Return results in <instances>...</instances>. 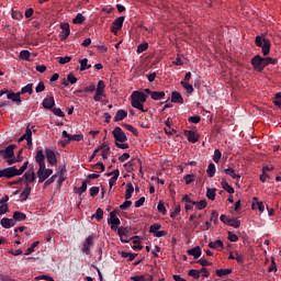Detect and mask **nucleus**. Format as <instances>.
I'll return each mask as SVG.
<instances>
[{
	"mask_svg": "<svg viewBox=\"0 0 281 281\" xmlns=\"http://www.w3.org/2000/svg\"><path fill=\"white\" fill-rule=\"evenodd\" d=\"M24 179H26V183H33V181H36V173L34 172V166L30 168L25 173H24Z\"/></svg>",
	"mask_w": 281,
	"mask_h": 281,
	"instance_id": "obj_15",
	"label": "nucleus"
},
{
	"mask_svg": "<svg viewBox=\"0 0 281 281\" xmlns=\"http://www.w3.org/2000/svg\"><path fill=\"white\" fill-rule=\"evenodd\" d=\"M181 201L182 203H191V205H195L199 210H205V207H207L206 200H201L200 202L192 201V199H190V195L188 194H184Z\"/></svg>",
	"mask_w": 281,
	"mask_h": 281,
	"instance_id": "obj_8",
	"label": "nucleus"
},
{
	"mask_svg": "<svg viewBox=\"0 0 281 281\" xmlns=\"http://www.w3.org/2000/svg\"><path fill=\"white\" fill-rule=\"evenodd\" d=\"M127 116H128V112H126V110H117L114 116V122H122V120H125V117Z\"/></svg>",
	"mask_w": 281,
	"mask_h": 281,
	"instance_id": "obj_21",
	"label": "nucleus"
},
{
	"mask_svg": "<svg viewBox=\"0 0 281 281\" xmlns=\"http://www.w3.org/2000/svg\"><path fill=\"white\" fill-rule=\"evenodd\" d=\"M157 210L160 214H162L164 216H166V205H164V202H159L157 205Z\"/></svg>",
	"mask_w": 281,
	"mask_h": 281,
	"instance_id": "obj_57",
	"label": "nucleus"
},
{
	"mask_svg": "<svg viewBox=\"0 0 281 281\" xmlns=\"http://www.w3.org/2000/svg\"><path fill=\"white\" fill-rule=\"evenodd\" d=\"M122 126L126 128V131H130V133H133V135H139V132H137V128H135L133 125L122 123Z\"/></svg>",
	"mask_w": 281,
	"mask_h": 281,
	"instance_id": "obj_43",
	"label": "nucleus"
},
{
	"mask_svg": "<svg viewBox=\"0 0 281 281\" xmlns=\"http://www.w3.org/2000/svg\"><path fill=\"white\" fill-rule=\"evenodd\" d=\"M222 188H223V190L228 192V194H234V187L229 186V183L227 181H225V180L222 181Z\"/></svg>",
	"mask_w": 281,
	"mask_h": 281,
	"instance_id": "obj_38",
	"label": "nucleus"
},
{
	"mask_svg": "<svg viewBox=\"0 0 281 281\" xmlns=\"http://www.w3.org/2000/svg\"><path fill=\"white\" fill-rule=\"evenodd\" d=\"M215 273H216V276H217L218 278H227V276H232L233 270L229 269V268H227V269H217V270L215 271Z\"/></svg>",
	"mask_w": 281,
	"mask_h": 281,
	"instance_id": "obj_23",
	"label": "nucleus"
},
{
	"mask_svg": "<svg viewBox=\"0 0 281 281\" xmlns=\"http://www.w3.org/2000/svg\"><path fill=\"white\" fill-rule=\"evenodd\" d=\"M57 60L59 65H67V63H71V57L66 56V57H57Z\"/></svg>",
	"mask_w": 281,
	"mask_h": 281,
	"instance_id": "obj_52",
	"label": "nucleus"
},
{
	"mask_svg": "<svg viewBox=\"0 0 281 281\" xmlns=\"http://www.w3.org/2000/svg\"><path fill=\"white\" fill-rule=\"evenodd\" d=\"M180 213H181V206H180V205H177V206L175 207V211H172V212L170 213V218H177L178 214H180Z\"/></svg>",
	"mask_w": 281,
	"mask_h": 281,
	"instance_id": "obj_56",
	"label": "nucleus"
},
{
	"mask_svg": "<svg viewBox=\"0 0 281 281\" xmlns=\"http://www.w3.org/2000/svg\"><path fill=\"white\" fill-rule=\"evenodd\" d=\"M35 161L38 166V170L36 172L38 183H43L46 179H49V177L54 175V170L45 166V154H43V149L36 151Z\"/></svg>",
	"mask_w": 281,
	"mask_h": 281,
	"instance_id": "obj_1",
	"label": "nucleus"
},
{
	"mask_svg": "<svg viewBox=\"0 0 281 281\" xmlns=\"http://www.w3.org/2000/svg\"><path fill=\"white\" fill-rule=\"evenodd\" d=\"M210 249H225V245L223 244V240L216 239L215 241L209 243Z\"/></svg>",
	"mask_w": 281,
	"mask_h": 281,
	"instance_id": "obj_24",
	"label": "nucleus"
},
{
	"mask_svg": "<svg viewBox=\"0 0 281 281\" xmlns=\"http://www.w3.org/2000/svg\"><path fill=\"white\" fill-rule=\"evenodd\" d=\"M124 16H119L116 18L113 23H112V26H111V32L112 34H114L115 36H117V32H120V30L122 27H124Z\"/></svg>",
	"mask_w": 281,
	"mask_h": 281,
	"instance_id": "obj_10",
	"label": "nucleus"
},
{
	"mask_svg": "<svg viewBox=\"0 0 281 281\" xmlns=\"http://www.w3.org/2000/svg\"><path fill=\"white\" fill-rule=\"evenodd\" d=\"M7 98L8 100H12V102L21 103V93L8 92Z\"/></svg>",
	"mask_w": 281,
	"mask_h": 281,
	"instance_id": "obj_30",
	"label": "nucleus"
},
{
	"mask_svg": "<svg viewBox=\"0 0 281 281\" xmlns=\"http://www.w3.org/2000/svg\"><path fill=\"white\" fill-rule=\"evenodd\" d=\"M112 135L115 139V143L120 142L121 144H124V142H128V137L120 126L114 127Z\"/></svg>",
	"mask_w": 281,
	"mask_h": 281,
	"instance_id": "obj_6",
	"label": "nucleus"
},
{
	"mask_svg": "<svg viewBox=\"0 0 281 281\" xmlns=\"http://www.w3.org/2000/svg\"><path fill=\"white\" fill-rule=\"evenodd\" d=\"M220 221L224 223V225H228L229 227H234L235 229H238V227H240V221L238 218H229L225 214H222L220 216Z\"/></svg>",
	"mask_w": 281,
	"mask_h": 281,
	"instance_id": "obj_9",
	"label": "nucleus"
},
{
	"mask_svg": "<svg viewBox=\"0 0 281 281\" xmlns=\"http://www.w3.org/2000/svg\"><path fill=\"white\" fill-rule=\"evenodd\" d=\"M27 161H25L22 167L16 169V167H8L0 170V179H13V177H21L25 170H27Z\"/></svg>",
	"mask_w": 281,
	"mask_h": 281,
	"instance_id": "obj_2",
	"label": "nucleus"
},
{
	"mask_svg": "<svg viewBox=\"0 0 281 281\" xmlns=\"http://www.w3.org/2000/svg\"><path fill=\"white\" fill-rule=\"evenodd\" d=\"M121 256H122V258H128L130 262H133V260H135V258H137V254L126 252V251H122Z\"/></svg>",
	"mask_w": 281,
	"mask_h": 281,
	"instance_id": "obj_41",
	"label": "nucleus"
},
{
	"mask_svg": "<svg viewBox=\"0 0 281 281\" xmlns=\"http://www.w3.org/2000/svg\"><path fill=\"white\" fill-rule=\"evenodd\" d=\"M131 98H132L131 104L134 109L142 111V113L148 112V110L144 109V102H146L148 95H146L142 91H134Z\"/></svg>",
	"mask_w": 281,
	"mask_h": 281,
	"instance_id": "obj_3",
	"label": "nucleus"
},
{
	"mask_svg": "<svg viewBox=\"0 0 281 281\" xmlns=\"http://www.w3.org/2000/svg\"><path fill=\"white\" fill-rule=\"evenodd\" d=\"M159 229H161V224H153L150 227H149V232L150 234H156L157 232H159Z\"/></svg>",
	"mask_w": 281,
	"mask_h": 281,
	"instance_id": "obj_50",
	"label": "nucleus"
},
{
	"mask_svg": "<svg viewBox=\"0 0 281 281\" xmlns=\"http://www.w3.org/2000/svg\"><path fill=\"white\" fill-rule=\"evenodd\" d=\"M188 122H190L191 124H199V122H201V116H198V115H195V116H190V117L188 119Z\"/></svg>",
	"mask_w": 281,
	"mask_h": 281,
	"instance_id": "obj_59",
	"label": "nucleus"
},
{
	"mask_svg": "<svg viewBox=\"0 0 281 281\" xmlns=\"http://www.w3.org/2000/svg\"><path fill=\"white\" fill-rule=\"evenodd\" d=\"M38 243L40 241H34L31 247L27 248L26 252L24 254V256H30V254H34V249H36V247H38Z\"/></svg>",
	"mask_w": 281,
	"mask_h": 281,
	"instance_id": "obj_48",
	"label": "nucleus"
},
{
	"mask_svg": "<svg viewBox=\"0 0 281 281\" xmlns=\"http://www.w3.org/2000/svg\"><path fill=\"white\" fill-rule=\"evenodd\" d=\"M14 145H9L5 149L0 150V155H2L3 159H10L14 157Z\"/></svg>",
	"mask_w": 281,
	"mask_h": 281,
	"instance_id": "obj_13",
	"label": "nucleus"
},
{
	"mask_svg": "<svg viewBox=\"0 0 281 281\" xmlns=\"http://www.w3.org/2000/svg\"><path fill=\"white\" fill-rule=\"evenodd\" d=\"M133 205L132 201L126 200L123 204L120 205V210H128Z\"/></svg>",
	"mask_w": 281,
	"mask_h": 281,
	"instance_id": "obj_64",
	"label": "nucleus"
},
{
	"mask_svg": "<svg viewBox=\"0 0 281 281\" xmlns=\"http://www.w3.org/2000/svg\"><path fill=\"white\" fill-rule=\"evenodd\" d=\"M183 135L187 137L190 144H196V142H199L200 139V136L196 134V132L192 130H184Z\"/></svg>",
	"mask_w": 281,
	"mask_h": 281,
	"instance_id": "obj_11",
	"label": "nucleus"
},
{
	"mask_svg": "<svg viewBox=\"0 0 281 281\" xmlns=\"http://www.w3.org/2000/svg\"><path fill=\"white\" fill-rule=\"evenodd\" d=\"M99 150H103L102 151V159L106 160L109 159V153H111V147L109 145H106V143H103L99 146Z\"/></svg>",
	"mask_w": 281,
	"mask_h": 281,
	"instance_id": "obj_20",
	"label": "nucleus"
},
{
	"mask_svg": "<svg viewBox=\"0 0 281 281\" xmlns=\"http://www.w3.org/2000/svg\"><path fill=\"white\" fill-rule=\"evenodd\" d=\"M87 183H89V180L83 181L79 188L75 187L76 194H82L83 192H87Z\"/></svg>",
	"mask_w": 281,
	"mask_h": 281,
	"instance_id": "obj_35",
	"label": "nucleus"
},
{
	"mask_svg": "<svg viewBox=\"0 0 281 281\" xmlns=\"http://www.w3.org/2000/svg\"><path fill=\"white\" fill-rule=\"evenodd\" d=\"M273 104H276L278 109H281V92L274 95Z\"/></svg>",
	"mask_w": 281,
	"mask_h": 281,
	"instance_id": "obj_53",
	"label": "nucleus"
},
{
	"mask_svg": "<svg viewBox=\"0 0 281 281\" xmlns=\"http://www.w3.org/2000/svg\"><path fill=\"white\" fill-rule=\"evenodd\" d=\"M24 139L26 140L29 148H31L33 146V143H32V128H30V126L26 127L25 133L19 138V142H24Z\"/></svg>",
	"mask_w": 281,
	"mask_h": 281,
	"instance_id": "obj_12",
	"label": "nucleus"
},
{
	"mask_svg": "<svg viewBox=\"0 0 281 281\" xmlns=\"http://www.w3.org/2000/svg\"><path fill=\"white\" fill-rule=\"evenodd\" d=\"M148 49V43H142L137 46V54H143V52H146Z\"/></svg>",
	"mask_w": 281,
	"mask_h": 281,
	"instance_id": "obj_51",
	"label": "nucleus"
},
{
	"mask_svg": "<svg viewBox=\"0 0 281 281\" xmlns=\"http://www.w3.org/2000/svg\"><path fill=\"white\" fill-rule=\"evenodd\" d=\"M255 45H257V47H261L263 56H269V52H271V42L269 40L257 35L255 38Z\"/></svg>",
	"mask_w": 281,
	"mask_h": 281,
	"instance_id": "obj_4",
	"label": "nucleus"
},
{
	"mask_svg": "<svg viewBox=\"0 0 281 281\" xmlns=\"http://www.w3.org/2000/svg\"><path fill=\"white\" fill-rule=\"evenodd\" d=\"M108 225H111V229L115 232L120 229V225H122V222L120 221V217H110L108 220Z\"/></svg>",
	"mask_w": 281,
	"mask_h": 281,
	"instance_id": "obj_16",
	"label": "nucleus"
},
{
	"mask_svg": "<svg viewBox=\"0 0 281 281\" xmlns=\"http://www.w3.org/2000/svg\"><path fill=\"white\" fill-rule=\"evenodd\" d=\"M31 193H32V188L30 187V184H26L25 189L20 194V201H27V198L30 196Z\"/></svg>",
	"mask_w": 281,
	"mask_h": 281,
	"instance_id": "obj_22",
	"label": "nucleus"
},
{
	"mask_svg": "<svg viewBox=\"0 0 281 281\" xmlns=\"http://www.w3.org/2000/svg\"><path fill=\"white\" fill-rule=\"evenodd\" d=\"M206 198L210 200V201H214L216 199V189H210L207 188L206 189Z\"/></svg>",
	"mask_w": 281,
	"mask_h": 281,
	"instance_id": "obj_40",
	"label": "nucleus"
},
{
	"mask_svg": "<svg viewBox=\"0 0 281 281\" xmlns=\"http://www.w3.org/2000/svg\"><path fill=\"white\" fill-rule=\"evenodd\" d=\"M134 192L135 187H133V183H127L125 191V200L128 201V199H132Z\"/></svg>",
	"mask_w": 281,
	"mask_h": 281,
	"instance_id": "obj_26",
	"label": "nucleus"
},
{
	"mask_svg": "<svg viewBox=\"0 0 281 281\" xmlns=\"http://www.w3.org/2000/svg\"><path fill=\"white\" fill-rule=\"evenodd\" d=\"M225 175H228V177H232V179H240V175L236 173L234 168H227L224 169Z\"/></svg>",
	"mask_w": 281,
	"mask_h": 281,
	"instance_id": "obj_33",
	"label": "nucleus"
},
{
	"mask_svg": "<svg viewBox=\"0 0 281 281\" xmlns=\"http://www.w3.org/2000/svg\"><path fill=\"white\" fill-rule=\"evenodd\" d=\"M0 225H2L4 229H10V227H14V225H16V222H14V218L3 217L0 221Z\"/></svg>",
	"mask_w": 281,
	"mask_h": 281,
	"instance_id": "obj_18",
	"label": "nucleus"
},
{
	"mask_svg": "<svg viewBox=\"0 0 281 281\" xmlns=\"http://www.w3.org/2000/svg\"><path fill=\"white\" fill-rule=\"evenodd\" d=\"M25 218H27V216L24 213H21L19 211L13 213V221L16 223V221H25Z\"/></svg>",
	"mask_w": 281,
	"mask_h": 281,
	"instance_id": "obj_37",
	"label": "nucleus"
},
{
	"mask_svg": "<svg viewBox=\"0 0 281 281\" xmlns=\"http://www.w3.org/2000/svg\"><path fill=\"white\" fill-rule=\"evenodd\" d=\"M85 21H87V18H85V15H82V13H78V14L72 19L74 25H82V23H85Z\"/></svg>",
	"mask_w": 281,
	"mask_h": 281,
	"instance_id": "obj_27",
	"label": "nucleus"
},
{
	"mask_svg": "<svg viewBox=\"0 0 281 281\" xmlns=\"http://www.w3.org/2000/svg\"><path fill=\"white\" fill-rule=\"evenodd\" d=\"M194 177H195L194 175H186L183 177L186 184L190 186V183H194Z\"/></svg>",
	"mask_w": 281,
	"mask_h": 281,
	"instance_id": "obj_54",
	"label": "nucleus"
},
{
	"mask_svg": "<svg viewBox=\"0 0 281 281\" xmlns=\"http://www.w3.org/2000/svg\"><path fill=\"white\" fill-rule=\"evenodd\" d=\"M227 234L228 240H231V243H238V235L232 233V231H228Z\"/></svg>",
	"mask_w": 281,
	"mask_h": 281,
	"instance_id": "obj_55",
	"label": "nucleus"
},
{
	"mask_svg": "<svg viewBox=\"0 0 281 281\" xmlns=\"http://www.w3.org/2000/svg\"><path fill=\"white\" fill-rule=\"evenodd\" d=\"M89 59L83 58L79 59V65H80V71H87V69H91V64H88Z\"/></svg>",
	"mask_w": 281,
	"mask_h": 281,
	"instance_id": "obj_28",
	"label": "nucleus"
},
{
	"mask_svg": "<svg viewBox=\"0 0 281 281\" xmlns=\"http://www.w3.org/2000/svg\"><path fill=\"white\" fill-rule=\"evenodd\" d=\"M46 159L50 166H56L58 164L56 153H54L52 149H46Z\"/></svg>",
	"mask_w": 281,
	"mask_h": 281,
	"instance_id": "obj_14",
	"label": "nucleus"
},
{
	"mask_svg": "<svg viewBox=\"0 0 281 281\" xmlns=\"http://www.w3.org/2000/svg\"><path fill=\"white\" fill-rule=\"evenodd\" d=\"M188 256H193L194 260H199V258H201V247L200 246H195L194 248H191L189 250H187Z\"/></svg>",
	"mask_w": 281,
	"mask_h": 281,
	"instance_id": "obj_17",
	"label": "nucleus"
},
{
	"mask_svg": "<svg viewBox=\"0 0 281 281\" xmlns=\"http://www.w3.org/2000/svg\"><path fill=\"white\" fill-rule=\"evenodd\" d=\"M210 222L214 223V225L218 224V212L217 211H212Z\"/></svg>",
	"mask_w": 281,
	"mask_h": 281,
	"instance_id": "obj_46",
	"label": "nucleus"
},
{
	"mask_svg": "<svg viewBox=\"0 0 281 281\" xmlns=\"http://www.w3.org/2000/svg\"><path fill=\"white\" fill-rule=\"evenodd\" d=\"M171 102H173V104H183V97L178 91H172Z\"/></svg>",
	"mask_w": 281,
	"mask_h": 281,
	"instance_id": "obj_19",
	"label": "nucleus"
},
{
	"mask_svg": "<svg viewBox=\"0 0 281 281\" xmlns=\"http://www.w3.org/2000/svg\"><path fill=\"white\" fill-rule=\"evenodd\" d=\"M221 157H223V154L221 153V149H215L213 155V161L215 164H218L221 161Z\"/></svg>",
	"mask_w": 281,
	"mask_h": 281,
	"instance_id": "obj_47",
	"label": "nucleus"
},
{
	"mask_svg": "<svg viewBox=\"0 0 281 281\" xmlns=\"http://www.w3.org/2000/svg\"><path fill=\"white\" fill-rule=\"evenodd\" d=\"M69 82H71V72L67 75V78L61 80V85H64V87H69Z\"/></svg>",
	"mask_w": 281,
	"mask_h": 281,
	"instance_id": "obj_60",
	"label": "nucleus"
},
{
	"mask_svg": "<svg viewBox=\"0 0 281 281\" xmlns=\"http://www.w3.org/2000/svg\"><path fill=\"white\" fill-rule=\"evenodd\" d=\"M30 56H31L30 50L24 49L20 52L21 60H30Z\"/></svg>",
	"mask_w": 281,
	"mask_h": 281,
	"instance_id": "obj_49",
	"label": "nucleus"
},
{
	"mask_svg": "<svg viewBox=\"0 0 281 281\" xmlns=\"http://www.w3.org/2000/svg\"><path fill=\"white\" fill-rule=\"evenodd\" d=\"M119 177H120V169H116L114 170V176L109 181L110 190L113 188L115 183H117Z\"/></svg>",
	"mask_w": 281,
	"mask_h": 281,
	"instance_id": "obj_32",
	"label": "nucleus"
},
{
	"mask_svg": "<svg viewBox=\"0 0 281 281\" xmlns=\"http://www.w3.org/2000/svg\"><path fill=\"white\" fill-rule=\"evenodd\" d=\"M180 85L183 87V89H186L187 93H194V87H192L190 82H180Z\"/></svg>",
	"mask_w": 281,
	"mask_h": 281,
	"instance_id": "obj_44",
	"label": "nucleus"
},
{
	"mask_svg": "<svg viewBox=\"0 0 281 281\" xmlns=\"http://www.w3.org/2000/svg\"><path fill=\"white\" fill-rule=\"evenodd\" d=\"M100 194V187L90 188V196H98Z\"/></svg>",
	"mask_w": 281,
	"mask_h": 281,
	"instance_id": "obj_58",
	"label": "nucleus"
},
{
	"mask_svg": "<svg viewBox=\"0 0 281 281\" xmlns=\"http://www.w3.org/2000/svg\"><path fill=\"white\" fill-rule=\"evenodd\" d=\"M60 27H61V32H60V38H63V40H65V38H67V36H69V34H70V31H69V23H64V24H61L60 25Z\"/></svg>",
	"mask_w": 281,
	"mask_h": 281,
	"instance_id": "obj_25",
	"label": "nucleus"
},
{
	"mask_svg": "<svg viewBox=\"0 0 281 281\" xmlns=\"http://www.w3.org/2000/svg\"><path fill=\"white\" fill-rule=\"evenodd\" d=\"M21 93H30L32 94V83L26 85L22 88Z\"/></svg>",
	"mask_w": 281,
	"mask_h": 281,
	"instance_id": "obj_63",
	"label": "nucleus"
},
{
	"mask_svg": "<svg viewBox=\"0 0 281 281\" xmlns=\"http://www.w3.org/2000/svg\"><path fill=\"white\" fill-rule=\"evenodd\" d=\"M278 63V59L272 57H266L263 58V65L265 67H269V65H276Z\"/></svg>",
	"mask_w": 281,
	"mask_h": 281,
	"instance_id": "obj_45",
	"label": "nucleus"
},
{
	"mask_svg": "<svg viewBox=\"0 0 281 281\" xmlns=\"http://www.w3.org/2000/svg\"><path fill=\"white\" fill-rule=\"evenodd\" d=\"M188 276H190V278H193L194 280H199V278H201V270L191 269L189 270Z\"/></svg>",
	"mask_w": 281,
	"mask_h": 281,
	"instance_id": "obj_39",
	"label": "nucleus"
},
{
	"mask_svg": "<svg viewBox=\"0 0 281 281\" xmlns=\"http://www.w3.org/2000/svg\"><path fill=\"white\" fill-rule=\"evenodd\" d=\"M131 229L128 227L121 226L117 228V236L123 237V236H128V233Z\"/></svg>",
	"mask_w": 281,
	"mask_h": 281,
	"instance_id": "obj_42",
	"label": "nucleus"
},
{
	"mask_svg": "<svg viewBox=\"0 0 281 281\" xmlns=\"http://www.w3.org/2000/svg\"><path fill=\"white\" fill-rule=\"evenodd\" d=\"M104 89H106V85L103 80H99L95 89V94L93 97L94 102L102 101V98H104Z\"/></svg>",
	"mask_w": 281,
	"mask_h": 281,
	"instance_id": "obj_7",
	"label": "nucleus"
},
{
	"mask_svg": "<svg viewBox=\"0 0 281 281\" xmlns=\"http://www.w3.org/2000/svg\"><path fill=\"white\" fill-rule=\"evenodd\" d=\"M162 98H166V92L164 91L151 92V100H162Z\"/></svg>",
	"mask_w": 281,
	"mask_h": 281,
	"instance_id": "obj_36",
	"label": "nucleus"
},
{
	"mask_svg": "<svg viewBox=\"0 0 281 281\" xmlns=\"http://www.w3.org/2000/svg\"><path fill=\"white\" fill-rule=\"evenodd\" d=\"M250 64L255 71H258L259 74H261V71H265V57L256 55L251 58Z\"/></svg>",
	"mask_w": 281,
	"mask_h": 281,
	"instance_id": "obj_5",
	"label": "nucleus"
},
{
	"mask_svg": "<svg viewBox=\"0 0 281 281\" xmlns=\"http://www.w3.org/2000/svg\"><path fill=\"white\" fill-rule=\"evenodd\" d=\"M92 218H95V221L100 223V221L104 218V211L101 207L97 209L95 214L92 215Z\"/></svg>",
	"mask_w": 281,
	"mask_h": 281,
	"instance_id": "obj_34",
	"label": "nucleus"
},
{
	"mask_svg": "<svg viewBox=\"0 0 281 281\" xmlns=\"http://www.w3.org/2000/svg\"><path fill=\"white\" fill-rule=\"evenodd\" d=\"M207 177L212 179L216 175V165L214 162H211L206 169Z\"/></svg>",
	"mask_w": 281,
	"mask_h": 281,
	"instance_id": "obj_31",
	"label": "nucleus"
},
{
	"mask_svg": "<svg viewBox=\"0 0 281 281\" xmlns=\"http://www.w3.org/2000/svg\"><path fill=\"white\" fill-rule=\"evenodd\" d=\"M54 97H49L43 100V106L44 109H54Z\"/></svg>",
	"mask_w": 281,
	"mask_h": 281,
	"instance_id": "obj_29",
	"label": "nucleus"
},
{
	"mask_svg": "<svg viewBox=\"0 0 281 281\" xmlns=\"http://www.w3.org/2000/svg\"><path fill=\"white\" fill-rule=\"evenodd\" d=\"M198 263L201 265L202 267H212V262L207 261V259H199Z\"/></svg>",
	"mask_w": 281,
	"mask_h": 281,
	"instance_id": "obj_61",
	"label": "nucleus"
},
{
	"mask_svg": "<svg viewBox=\"0 0 281 281\" xmlns=\"http://www.w3.org/2000/svg\"><path fill=\"white\" fill-rule=\"evenodd\" d=\"M35 280H46V281H54V278L47 276V274H41L35 277Z\"/></svg>",
	"mask_w": 281,
	"mask_h": 281,
	"instance_id": "obj_62",
	"label": "nucleus"
}]
</instances>
